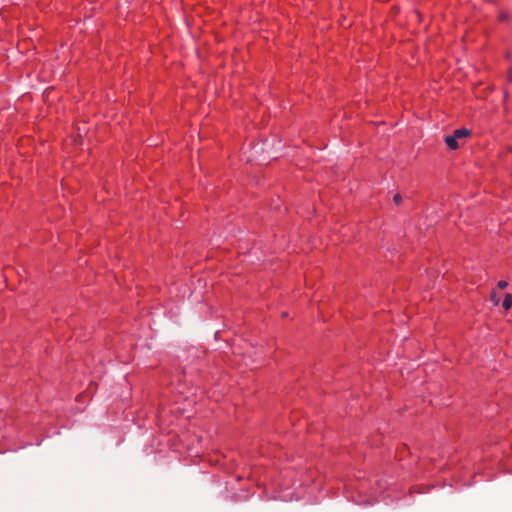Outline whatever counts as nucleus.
Here are the masks:
<instances>
[{
  "mask_svg": "<svg viewBox=\"0 0 512 512\" xmlns=\"http://www.w3.org/2000/svg\"><path fill=\"white\" fill-rule=\"evenodd\" d=\"M445 143L452 150L459 148L458 140L453 136V134L445 137Z\"/></svg>",
  "mask_w": 512,
  "mask_h": 512,
  "instance_id": "obj_1",
  "label": "nucleus"
},
{
  "mask_svg": "<svg viewBox=\"0 0 512 512\" xmlns=\"http://www.w3.org/2000/svg\"><path fill=\"white\" fill-rule=\"evenodd\" d=\"M470 135V131L466 128L457 129L454 131L453 136L457 139H465Z\"/></svg>",
  "mask_w": 512,
  "mask_h": 512,
  "instance_id": "obj_2",
  "label": "nucleus"
},
{
  "mask_svg": "<svg viewBox=\"0 0 512 512\" xmlns=\"http://www.w3.org/2000/svg\"><path fill=\"white\" fill-rule=\"evenodd\" d=\"M505 310H509L512 306V295L506 294L502 303Z\"/></svg>",
  "mask_w": 512,
  "mask_h": 512,
  "instance_id": "obj_3",
  "label": "nucleus"
},
{
  "mask_svg": "<svg viewBox=\"0 0 512 512\" xmlns=\"http://www.w3.org/2000/svg\"><path fill=\"white\" fill-rule=\"evenodd\" d=\"M393 201L396 205H399L401 204L402 202V197L400 194H396L394 197H393Z\"/></svg>",
  "mask_w": 512,
  "mask_h": 512,
  "instance_id": "obj_4",
  "label": "nucleus"
},
{
  "mask_svg": "<svg viewBox=\"0 0 512 512\" xmlns=\"http://www.w3.org/2000/svg\"><path fill=\"white\" fill-rule=\"evenodd\" d=\"M491 300L493 301V303H494L495 305H498V304H499V301H500V300H499V298L497 297V295H496V293H495V292H492V294H491Z\"/></svg>",
  "mask_w": 512,
  "mask_h": 512,
  "instance_id": "obj_5",
  "label": "nucleus"
},
{
  "mask_svg": "<svg viewBox=\"0 0 512 512\" xmlns=\"http://www.w3.org/2000/svg\"><path fill=\"white\" fill-rule=\"evenodd\" d=\"M497 286L500 289H504V288H506L508 286V283L506 281H504V280H501V281L498 282Z\"/></svg>",
  "mask_w": 512,
  "mask_h": 512,
  "instance_id": "obj_6",
  "label": "nucleus"
}]
</instances>
